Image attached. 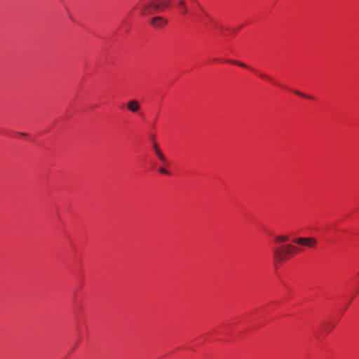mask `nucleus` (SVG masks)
I'll return each mask as SVG.
<instances>
[{"instance_id": "1", "label": "nucleus", "mask_w": 359, "mask_h": 359, "mask_svg": "<svg viewBox=\"0 0 359 359\" xmlns=\"http://www.w3.org/2000/svg\"><path fill=\"white\" fill-rule=\"evenodd\" d=\"M177 8L182 16H189L196 21H202L203 15L208 17L198 0H179Z\"/></svg>"}, {"instance_id": "2", "label": "nucleus", "mask_w": 359, "mask_h": 359, "mask_svg": "<svg viewBox=\"0 0 359 359\" xmlns=\"http://www.w3.org/2000/svg\"><path fill=\"white\" fill-rule=\"evenodd\" d=\"M170 6V0H153L151 2L142 5L140 13L145 16L161 13Z\"/></svg>"}, {"instance_id": "3", "label": "nucleus", "mask_w": 359, "mask_h": 359, "mask_svg": "<svg viewBox=\"0 0 359 359\" xmlns=\"http://www.w3.org/2000/svg\"><path fill=\"white\" fill-rule=\"evenodd\" d=\"M298 248L291 244L281 245L273 249V258L277 262H284L292 257Z\"/></svg>"}, {"instance_id": "4", "label": "nucleus", "mask_w": 359, "mask_h": 359, "mask_svg": "<svg viewBox=\"0 0 359 359\" xmlns=\"http://www.w3.org/2000/svg\"><path fill=\"white\" fill-rule=\"evenodd\" d=\"M226 62H229V63H231V64H233V65H238L239 67H243V68L249 69L252 72L257 74L260 78H262L263 79H265V80L272 83L273 84L278 85L277 83L275 81V80L273 79H272L271 76H268V75H266L265 74H263V73H261V72H258L255 69L250 68V67H248L245 63H243V62H239V61L233 60H226Z\"/></svg>"}, {"instance_id": "5", "label": "nucleus", "mask_w": 359, "mask_h": 359, "mask_svg": "<svg viewBox=\"0 0 359 359\" xmlns=\"http://www.w3.org/2000/svg\"><path fill=\"white\" fill-rule=\"evenodd\" d=\"M168 24V20L162 16H155L150 19V25L156 29H163Z\"/></svg>"}, {"instance_id": "6", "label": "nucleus", "mask_w": 359, "mask_h": 359, "mask_svg": "<svg viewBox=\"0 0 359 359\" xmlns=\"http://www.w3.org/2000/svg\"><path fill=\"white\" fill-rule=\"evenodd\" d=\"M293 242L299 245L307 246L309 248H314L317 243L316 239L312 237L298 238L294 239Z\"/></svg>"}, {"instance_id": "7", "label": "nucleus", "mask_w": 359, "mask_h": 359, "mask_svg": "<svg viewBox=\"0 0 359 359\" xmlns=\"http://www.w3.org/2000/svg\"><path fill=\"white\" fill-rule=\"evenodd\" d=\"M127 109L132 113H139L140 104L137 100H131L127 103Z\"/></svg>"}, {"instance_id": "8", "label": "nucleus", "mask_w": 359, "mask_h": 359, "mask_svg": "<svg viewBox=\"0 0 359 359\" xmlns=\"http://www.w3.org/2000/svg\"><path fill=\"white\" fill-rule=\"evenodd\" d=\"M289 240V236L287 235H279L277 236L275 238V243H284Z\"/></svg>"}, {"instance_id": "9", "label": "nucleus", "mask_w": 359, "mask_h": 359, "mask_svg": "<svg viewBox=\"0 0 359 359\" xmlns=\"http://www.w3.org/2000/svg\"><path fill=\"white\" fill-rule=\"evenodd\" d=\"M292 92L295 93L297 95H299L300 97H302L304 98L309 99V100H314V97L310 95L305 94L304 93H302L297 90H293Z\"/></svg>"}, {"instance_id": "10", "label": "nucleus", "mask_w": 359, "mask_h": 359, "mask_svg": "<svg viewBox=\"0 0 359 359\" xmlns=\"http://www.w3.org/2000/svg\"><path fill=\"white\" fill-rule=\"evenodd\" d=\"M151 147H152V149H153L154 152H156V151L160 149L159 146L158 145V144L156 142V141L154 139L152 140V145H151Z\"/></svg>"}, {"instance_id": "11", "label": "nucleus", "mask_w": 359, "mask_h": 359, "mask_svg": "<svg viewBox=\"0 0 359 359\" xmlns=\"http://www.w3.org/2000/svg\"><path fill=\"white\" fill-rule=\"evenodd\" d=\"M155 154L158 158H163V154L161 152V149L156 151Z\"/></svg>"}, {"instance_id": "12", "label": "nucleus", "mask_w": 359, "mask_h": 359, "mask_svg": "<svg viewBox=\"0 0 359 359\" xmlns=\"http://www.w3.org/2000/svg\"><path fill=\"white\" fill-rule=\"evenodd\" d=\"M158 171L165 175H169V172L163 168H160Z\"/></svg>"}, {"instance_id": "13", "label": "nucleus", "mask_w": 359, "mask_h": 359, "mask_svg": "<svg viewBox=\"0 0 359 359\" xmlns=\"http://www.w3.org/2000/svg\"><path fill=\"white\" fill-rule=\"evenodd\" d=\"M159 159L164 164H166L168 163V161H167V159H166V158L165 157L164 155L163 156V158H159Z\"/></svg>"}, {"instance_id": "14", "label": "nucleus", "mask_w": 359, "mask_h": 359, "mask_svg": "<svg viewBox=\"0 0 359 359\" xmlns=\"http://www.w3.org/2000/svg\"><path fill=\"white\" fill-rule=\"evenodd\" d=\"M217 29L224 34H225L224 33V31H225V29L224 27H222V26H218L217 27Z\"/></svg>"}, {"instance_id": "15", "label": "nucleus", "mask_w": 359, "mask_h": 359, "mask_svg": "<svg viewBox=\"0 0 359 359\" xmlns=\"http://www.w3.org/2000/svg\"><path fill=\"white\" fill-rule=\"evenodd\" d=\"M332 327H333V326H332V325H328V327H327V331L329 332V331H330Z\"/></svg>"}, {"instance_id": "16", "label": "nucleus", "mask_w": 359, "mask_h": 359, "mask_svg": "<svg viewBox=\"0 0 359 359\" xmlns=\"http://www.w3.org/2000/svg\"><path fill=\"white\" fill-rule=\"evenodd\" d=\"M18 135H27V134H26V133H19Z\"/></svg>"}, {"instance_id": "17", "label": "nucleus", "mask_w": 359, "mask_h": 359, "mask_svg": "<svg viewBox=\"0 0 359 359\" xmlns=\"http://www.w3.org/2000/svg\"><path fill=\"white\" fill-rule=\"evenodd\" d=\"M217 60H218V59H217V58H215V59H214V60H213V61H214V62H216V61H217Z\"/></svg>"}]
</instances>
